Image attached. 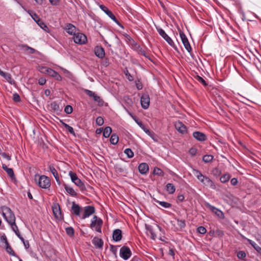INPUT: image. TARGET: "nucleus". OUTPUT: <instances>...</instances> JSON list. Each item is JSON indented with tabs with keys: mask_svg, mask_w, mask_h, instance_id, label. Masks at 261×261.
I'll use <instances>...</instances> for the list:
<instances>
[{
	"mask_svg": "<svg viewBox=\"0 0 261 261\" xmlns=\"http://www.w3.org/2000/svg\"><path fill=\"white\" fill-rule=\"evenodd\" d=\"M3 215L6 221L9 223H14L15 222V217L12 210L8 207L4 206L3 207Z\"/></svg>",
	"mask_w": 261,
	"mask_h": 261,
	"instance_id": "obj_1",
	"label": "nucleus"
},
{
	"mask_svg": "<svg viewBox=\"0 0 261 261\" xmlns=\"http://www.w3.org/2000/svg\"><path fill=\"white\" fill-rule=\"evenodd\" d=\"M102 224V220L96 216H94L91 220L90 227L92 230H94L98 232H101Z\"/></svg>",
	"mask_w": 261,
	"mask_h": 261,
	"instance_id": "obj_2",
	"label": "nucleus"
},
{
	"mask_svg": "<svg viewBox=\"0 0 261 261\" xmlns=\"http://www.w3.org/2000/svg\"><path fill=\"white\" fill-rule=\"evenodd\" d=\"M69 175L71 178V181L77 187H79L80 190L82 192L85 191L86 190V187L84 183L81 181V180L78 178L76 173L70 171L69 173Z\"/></svg>",
	"mask_w": 261,
	"mask_h": 261,
	"instance_id": "obj_3",
	"label": "nucleus"
},
{
	"mask_svg": "<svg viewBox=\"0 0 261 261\" xmlns=\"http://www.w3.org/2000/svg\"><path fill=\"white\" fill-rule=\"evenodd\" d=\"M38 184V186L43 189H48L51 185L49 178L45 175L39 176Z\"/></svg>",
	"mask_w": 261,
	"mask_h": 261,
	"instance_id": "obj_4",
	"label": "nucleus"
},
{
	"mask_svg": "<svg viewBox=\"0 0 261 261\" xmlns=\"http://www.w3.org/2000/svg\"><path fill=\"white\" fill-rule=\"evenodd\" d=\"M84 92L89 96V97L93 98V100L97 102L98 105L99 106H102L103 105V100L102 99V98L97 95L95 92L88 90V89H84Z\"/></svg>",
	"mask_w": 261,
	"mask_h": 261,
	"instance_id": "obj_5",
	"label": "nucleus"
},
{
	"mask_svg": "<svg viewBox=\"0 0 261 261\" xmlns=\"http://www.w3.org/2000/svg\"><path fill=\"white\" fill-rule=\"evenodd\" d=\"M157 31L161 36H162L167 43L175 49H177V47L175 45L174 42L172 39L166 33V32L161 28L157 29Z\"/></svg>",
	"mask_w": 261,
	"mask_h": 261,
	"instance_id": "obj_6",
	"label": "nucleus"
},
{
	"mask_svg": "<svg viewBox=\"0 0 261 261\" xmlns=\"http://www.w3.org/2000/svg\"><path fill=\"white\" fill-rule=\"evenodd\" d=\"M74 42L76 44H84L87 42L86 36L81 33H77L73 37Z\"/></svg>",
	"mask_w": 261,
	"mask_h": 261,
	"instance_id": "obj_7",
	"label": "nucleus"
},
{
	"mask_svg": "<svg viewBox=\"0 0 261 261\" xmlns=\"http://www.w3.org/2000/svg\"><path fill=\"white\" fill-rule=\"evenodd\" d=\"M179 35L181 40L182 43L186 48V49L189 52H192V48L189 42V40L183 32L181 30L179 31Z\"/></svg>",
	"mask_w": 261,
	"mask_h": 261,
	"instance_id": "obj_8",
	"label": "nucleus"
},
{
	"mask_svg": "<svg viewBox=\"0 0 261 261\" xmlns=\"http://www.w3.org/2000/svg\"><path fill=\"white\" fill-rule=\"evenodd\" d=\"M132 255V252L128 247L123 246L120 250V256L124 260L128 259Z\"/></svg>",
	"mask_w": 261,
	"mask_h": 261,
	"instance_id": "obj_9",
	"label": "nucleus"
},
{
	"mask_svg": "<svg viewBox=\"0 0 261 261\" xmlns=\"http://www.w3.org/2000/svg\"><path fill=\"white\" fill-rule=\"evenodd\" d=\"M53 212L55 217L58 220H62V215L60 206L58 203H54L52 206Z\"/></svg>",
	"mask_w": 261,
	"mask_h": 261,
	"instance_id": "obj_10",
	"label": "nucleus"
},
{
	"mask_svg": "<svg viewBox=\"0 0 261 261\" xmlns=\"http://www.w3.org/2000/svg\"><path fill=\"white\" fill-rule=\"evenodd\" d=\"M141 105L142 108L147 109L148 108L150 104V98L147 94H144L141 97Z\"/></svg>",
	"mask_w": 261,
	"mask_h": 261,
	"instance_id": "obj_11",
	"label": "nucleus"
},
{
	"mask_svg": "<svg viewBox=\"0 0 261 261\" xmlns=\"http://www.w3.org/2000/svg\"><path fill=\"white\" fill-rule=\"evenodd\" d=\"M100 9L105 12L110 18H111L114 22H115L117 24H119L120 23L118 20L117 19L115 15L113 14V12L110 11L107 7L104 5L100 6Z\"/></svg>",
	"mask_w": 261,
	"mask_h": 261,
	"instance_id": "obj_12",
	"label": "nucleus"
},
{
	"mask_svg": "<svg viewBox=\"0 0 261 261\" xmlns=\"http://www.w3.org/2000/svg\"><path fill=\"white\" fill-rule=\"evenodd\" d=\"M95 212V208L93 206H86L84 207V214L82 216V219H85V218L89 217Z\"/></svg>",
	"mask_w": 261,
	"mask_h": 261,
	"instance_id": "obj_13",
	"label": "nucleus"
},
{
	"mask_svg": "<svg viewBox=\"0 0 261 261\" xmlns=\"http://www.w3.org/2000/svg\"><path fill=\"white\" fill-rule=\"evenodd\" d=\"M258 56L259 57L253 55L252 58H250V60L257 69L261 72V56L260 55Z\"/></svg>",
	"mask_w": 261,
	"mask_h": 261,
	"instance_id": "obj_14",
	"label": "nucleus"
},
{
	"mask_svg": "<svg viewBox=\"0 0 261 261\" xmlns=\"http://www.w3.org/2000/svg\"><path fill=\"white\" fill-rule=\"evenodd\" d=\"M94 53L95 56L100 59H103L105 57V49L100 46L95 47Z\"/></svg>",
	"mask_w": 261,
	"mask_h": 261,
	"instance_id": "obj_15",
	"label": "nucleus"
},
{
	"mask_svg": "<svg viewBox=\"0 0 261 261\" xmlns=\"http://www.w3.org/2000/svg\"><path fill=\"white\" fill-rule=\"evenodd\" d=\"M47 74L50 76L54 78L55 80L58 81L62 80L61 76L56 71L53 69L49 68L47 70Z\"/></svg>",
	"mask_w": 261,
	"mask_h": 261,
	"instance_id": "obj_16",
	"label": "nucleus"
},
{
	"mask_svg": "<svg viewBox=\"0 0 261 261\" xmlns=\"http://www.w3.org/2000/svg\"><path fill=\"white\" fill-rule=\"evenodd\" d=\"M193 137L199 141H204L206 139V135L200 132L196 131L193 133Z\"/></svg>",
	"mask_w": 261,
	"mask_h": 261,
	"instance_id": "obj_17",
	"label": "nucleus"
},
{
	"mask_svg": "<svg viewBox=\"0 0 261 261\" xmlns=\"http://www.w3.org/2000/svg\"><path fill=\"white\" fill-rule=\"evenodd\" d=\"M49 169L50 172L52 173V174L54 176L58 184L59 185H60L61 182H60V180L59 176L58 171L54 167V166L52 164L50 165L49 166Z\"/></svg>",
	"mask_w": 261,
	"mask_h": 261,
	"instance_id": "obj_18",
	"label": "nucleus"
},
{
	"mask_svg": "<svg viewBox=\"0 0 261 261\" xmlns=\"http://www.w3.org/2000/svg\"><path fill=\"white\" fill-rule=\"evenodd\" d=\"M202 184L205 186L209 187L213 190H216L217 188L216 185L215 184L214 181L207 176L205 178Z\"/></svg>",
	"mask_w": 261,
	"mask_h": 261,
	"instance_id": "obj_19",
	"label": "nucleus"
},
{
	"mask_svg": "<svg viewBox=\"0 0 261 261\" xmlns=\"http://www.w3.org/2000/svg\"><path fill=\"white\" fill-rule=\"evenodd\" d=\"M92 242L96 248H102L103 245V241H102V239H99L98 237H95L93 239Z\"/></svg>",
	"mask_w": 261,
	"mask_h": 261,
	"instance_id": "obj_20",
	"label": "nucleus"
},
{
	"mask_svg": "<svg viewBox=\"0 0 261 261\" xmlns=\"http://www.w3.org/2000/svg\"><path fill=\"white\" fill-rule=\"evenodd\" d=\"M175 127L177 130L181 134H184L187 132L186 126L180 121L176 122Z\"/></svg>",
	"mask_w": 261,
	"mask_h": 261,
	"instance_id": "obj_21",
	"label": "nucleus"
},
{
	"mask_svg": "<svg viewBox=\"0 0 261 261\" xmlns=\"http://www.w3.org/2000/svg\"><path fill=\"white\" fill-rule=\"evenodd\" d=\"M122 231L120 229H116L113 232V239L116 241L118 242L122 239Z\"/></svg>",
	"mask_w": 261,
	"mask_h": 261,
	"instance_id": "obj_22",
	"label": "nucleus"
},
{
	"mask_svg": "<svg viewBox=\"0 0 261 261\" xmlns=\"http://www.w3.org/2000/svg\"><path fill=\"white\" fill-rule=\"evenodd\" d=\"M138 170L140 173L146 174L149 170L148 165L146 163H142L139 165Z\"/></svg>",
	"mask_w": 261,
	"mask_h": 261,
	"instance_id": "obj_23",
	"label": "nucleus"
},
{
	"mask_svg": "<svg viewBox=\"0 0 261 261\" xmlns=\"http://www.w3.org/2000/svg\"><path fill=\"white\" fill-rule=\"evenodd\" d=\"M81 210V207L77 204H76L74 202H72L71 206V211L72 213L74 215L79 216L80 215Z\"/></svg>",
	"mask_w": 261,
	"mask_h": 261,
	"instance_id": "obj_24",
	"label": "nucleus"
},
{
	"mask_svg": "<svg viewBox=\"0 0 261 261\" xmlns=\"http://www.w3.org/2000/svg\"><path fill=\"white\" fill-rule=\"evenodd\" d=\"M193 174L202 184L205 178L206 177V176L203 175L200 171L196 169L193 170Z\"/></svg>",
	"mask_w": 261,
	"mask_h": 261,
	"instance_id": "obj_25",
	"label": "nucleus"
},
{
	"mask_svg": "<svg viewBox=\"0 0 261 261\" xmlns=\"http://www.w3.org/2000/svg\"><path fill=\"white\" fill-rule=\"evenodd\" d=\"M66 30L67 33L71 35H73L74 36L76 34V27L71 23H68L67 24Z\"/></svg>",
	"mask_w": 261,
	"mask_h": 261,
	"instance_id": "obj_26",
	"label": "nucleus"
},
{
	"mask_svg": "<svg viewBox=\"0 0 261 261\" xmlns=\"http://www.w3.org/2000/svg\"><path fill=\"white\" fill-rule=\"evenodd\" d=\"M246 239L247 242L254 248V249L261 255V247L251 240L247 238H246Z\"/></svg>",
	"mask_w": 261,
	"mask_h": 261,
	"instance_id": "obj_27",
	"label": "nucleus"
},
{
	"mask_svg": "<svg viewBox=\"0 0 261 261\" xmlns=\"http://www.w3.org/2000/svg\"><path fill=\"white\" fill-rule=\"evenodd\" d=\"M2 168L4 170H5L7 173L10 177L12 178L14 176V173L13 170L12 168H8L5 164L2 165Z\"/></svg>",
	"mask_w": 261,
	"mask_h": 261,
	"instance_id": "obj_28",
	"label": "nucleus"
},
{
	"mask_svg": "<svg viewBox=\"0 0 261 261\" xmlns=\"http://www.w3.org/2000/svg\"><path fill=\"white\" fill-rule=\"evenodd\" d=\"M166 191L170 194H173L175 191V187L173 184L168 183L166 186Z\"/></svg>",
	"mask_w": 261,
	"mask_h": 261,
	"instance_id": "obj_29",
	"label": "nucleus"
},
{
	"mask_svg": "<svg viewBox=\"0 0 261 261\" xmlns=\"http://www.w3.org/2000/svg\"><path fill=\"white\" fill-rule=\"evenodd\" d=\"M153 200L155 202L159 203L161 206H162L164 208H170L172 206L171 204H170V203H168V202H167L165 201H159V200H157L156 199H155V198H153Z\"/></svg>",
	"mask_w": 261,
	"mask_h": 261,
	"instance_id": "obj_30",
	"label": "nucleus"
},
{
	"mask_svg": "<svg viewBox=\"0 0 261 261\" xmlns=\"http://www.w3.org/2000/svg\"><path fill=\"white\" fill-rule=\"evenodd\" d=\"M64 189H65L66 191L69 194L72 196H76V193L75 192L74 189L67 185L66 184H64Z\"/></svg>",
	"mask_w": 261,
	"mask_h": 261,
	"instance_id": "obj_31",
	"label": "nucleus"
},
{
	"mask_svg": "<svg viewBox=\"0 0 261 261\" xmlns=\"http://www.w3.org/2000/svg\"><path fill=\"white\" fill-rule=\"evenodd\" d=\"M145 228L147 230H148L150 232V233L151 234V238L152 240H155V238H156V235H155V233L154 232L151 226L147 225V224H145Z\"/></svg>",
	"mask_w": 261,
	"mask_h": 261,
	"instance_id": "obj_32",
	"label": "nucleus"
},
{
	"mask_svg": "<svg viewBox=\"0 0 261 261\" xmlns=\"http://www.w3.org/2000/svg\"><path fill=\"white\" fill-rule=\"evenodd\" d=\"M6 251L7 252L11 255H12V256H16V254L15 253V252L14 251V250H13V249L11 248V247L9 245L8 242L7 241H6Z\"/></svg>",
	"mask_w": 261,
	"mask_h": 261,
	"instance_id": "obj_33",
	"label": "nucleus"
},
{
	"mask_svg": "<svg viewBox=\"0 0 261 261\" xmlns=\"http://www.w3.org/2000/svg\"><path fill=\"white\" fill-rule=\"evenodd\" d=\"M118 141L119 138L117 135L113 134L111 135L110 139V141L111 144L116 145L118 143Z\"/></svg>",
	"mask_w": 261,
	"mask_h": 261,
	"instance_id": "obj_34",
	"label": "nucleus"
},
{
	"mask_svg": "<svg viewBox=\"0 0 261 261\" xmlns=\"http://www.w3.org/2000/svg\"><path fill=\"white\" fill-rule=\"evenodd\" d=\"M111 133L112 128L109 126H107L105 127V128L103 130V136L105 138H108L110 136Z\"/></svg>",
	"mask_w": 261,
	"mask_h": 261,
	"instance_id": "obj_35",
	"label": "nucleus"
},
{
	"mask_svg": "<svg viewBox=\"0 0 261 261\" xmlns=\"http://www.w3.org/2000/svg\"><path fill=\"white\" fill-rule=\"evenodd\" d=\"M211 210L214 212L216 214H217L219 217H222L223 216V214L220 210H218L216 207L214 206H210Z\"/></svg>",
	"mask_w": 261,
	"mask_h": 261,
	"instance_id": "obj_36",
	"label": "nucleus"
},
{
	"mask_svg": "<svg viewBox=\"0 0 261 261\" xmlns=\"http://www.w3.org/2000/svg\"><path fill=\"white\" fill-rule=\"evenodd\" d=\"M51 108L56 112L60 111V108L59 104L56 101H53L50 104Z\"/></svg>",
	"mask_w": 261,
	"mask_h": 261,
	"instance_id": "obj_37",
	"label": "nucleus"
},
{
	"mask_svg": "<svg viewBox=\"0 0 261 261\" xmlns=\"http://www.w3.org/2000/svg\"><path fill=\"white\" fill-rule=\"evenodd\" d=\"M214 156L212 155H205L202 158V161L206 163H208L212 161Z\"/></svg>",
	"mask_w": 261,
	"mask_h": 261,
	"instance_id": "obj_38",
	"label": "nucleus"
},
{
	"mask_svg": "<svg viewBox=\"0 0 261 261\" xmlns=\"http://www.w3.org/2000/svg\"><path fill=\"white\" fill-rule=\"evenodd\" d=\"M67 234L70 237H73L74 234V230L72 227H68L65 229Z\"/></svg>",
	"mask_w": 261,
	"mask_h": 261,
	"instance_id": "obj_39",
	"label": "nucleus"
},
{
	"mask_svg": "<svg viewBox=\"0 0 261 261\" xmlns=\"http://www.w3.org/2000/svg\"><path fill=\"white\" fill-rule=\"evenodd\" d=\"M153 173L154 175H157L160 176H163L164 174V172L161 169L158 167L154 168Z\"/></svg>",
	"mask_w": 261,
	"mask_h": 261,
	"instance_id": "obj_40",
	"label": "nucleus"
},
{
	"mask_svg": "<svg viewBox=\"0 0 261 261\" xmlns=\"http://www.w3.org/2000/svg\"><path fill=\"white\" fill-rule=\"evenodd\" d=\"M23 47L25 51H28L29 53L33 54H34L36 51V50L27 45H23Z\"/></svg>",
	"mask_w": 261,
	"mask_h": 261,
	"instance_id": "obj_41",
	"label": "nucleus"
},
{
	"mask_svg": "<svg viewBox=\"0 0 261 261\" xmlns=\"http://www.w3.org/2000/svg\"><path fill=\"white\" fill-rule=\"evenodd\" d=\"M230 178L229 174H225L220 177V180L222 183H226Z\"/></svg>",
	"mask_w": 261,
	"mask_h": 261,
	"instance_id": "obj_42",
	"label": "nucleus"
},
{
	"mask_svg": "<svg viewBox=\"0 0 261 261\" xmlns=\"http://www.w3.org/2000/svg\"><path fill=\"white\" fill-rule=\"evenodd\" d=\"M9 225H11V228L12 229L13 231L15 233L16 236L17 235V234L20 233L18 228V227L16 225L15 222H14V223H12L9 224Z\"/></svg>",
	"mask_w": 261,
	"mask_h": 261,
	"instance_id": "obj_43",
	"label": "nucleus"
},
{
	"mask_svg": "<svg viewBox=\"0 0 261 261\" xmlns=\"http://www.w3.org/2000/svg\"><path fill=\"white\" fill-rule=\"evenodd\" d=\"M124 152L128 158H132L134 155V152L130 148L125 149Z\"/></svg>",
	"mask_w": 261,
	"mask_h": 261,
	"instance_id": "obj_44",
	"label": "nucleus"
},
{
	"mask_svg": "<svg viewBox=\"0 0 261 261\" xmlns=\"http://www.w3.org/2000/svg\"><path fill=\"white\" fill-rule=\"evenodd\" d=\"M246 256V253L244 251H239L237 253V257L240 259H243Z\"/></svg>",
	"mask_w": 261,
	"mask_h": 261,
	"instance_id": "obj_45",
	"label": "nucleus"
},
{
	"mask_svg": "<svg viewBox=\"0 0 261 261\" xmlns=\"http://www.w3.org/2000/svg\"><path fill=\"white\" fill-rule=\"evenodd\" d=\"M195 79L198 82L201 83L204 86H206L207 85L206 81L201 76L197 75Z\"/></svg>",
	"mask_w": 261,
	"mask_h": 261,
	"instance_id": "obj_46",
	"label": "nucleus"
},
{
	"mask_svg": "<svg viewBox=\"0 0 261 261\" xmlns=\"http://www.w3.org/2000/svg\"><path fill=\"white\" fill-rule=\"evenodd\" d=\"M72 111L73 108L70 105H67L64 109V112L67 114L72 113Z\"/></svg>",
	"mask_w": 261,
	"mask_h": 261,
	"instance_id": "obj_47",
	"label": "nucleus"
},
{
	"mask_svg": "<svg viewBox=\"0 0 261 261\" xmlns=\"http://www.w3.org/2000/svg\"><path fill=\"white\" fill-rule=\"evenodd\" d=\"M37 24L45 31H46V29H48L47 25L44 23V22L41 19H40L38 22H37Z\"/></svg>",
	"mask_w": 261,
	"mask_h": 261,
	"instance_id": "obj_48",
	"label": "nucleus"
},
{
	"mask_svg": "<svg viewBox=\"0 0 261 261\" xmlns=\"http://www.w3.org/2000/svg\"><path fill=\"white\" fill-rule=\"evenodd\" d=\"M1 76L5 78L8 82H9L12 79L11 75L9 73L4 72Z\"/></svg>",
	"mask_w": 261,
	"mask_h": 261,
	"instance_id": "obj_49",
	"label": "nucleus"
},
{
	"mask_svg": "<svg viewBox=\"0 0 261 261\" xmlns=\"http://www.w3.org/2000/svg\"><path fill=\"white\" fill-rule=\"evenodd\" d=\"M124 74H125L127 79L129 81H133L134 80L133 76L129 73L127 69H126V70L124 71Z\"/></svg>",
	"mask_w": 261,
	"mask_h": 261,
	"instance_id": "obj_50",
	"label": "nucleus"
},
{
	"mask_svg": "<svg viewBox=\"0 0 261 261\" xmlns=\"http://www.w3.org/2000/svg\"><path fill=\"white\" fill-rule=\"evenodd\" d=\"M103 123H104V121H103V118L99 116V117H97V118L96 119V123L97 125L101 126L103 124Z\"/></svg>",
	"mask_w": 261,
	"mask_h": 261,
	"instance_id": "obj_51",
	"label": "nucleus"
},
{
	"mask_svg": "<svg viewBox=\"0 0 261 261\" xmlns=\"http://www.w3.org/2000/svg\"><path fill=\"white\" fill-rule=\"evenodd\" d=\"M197 231L202 234H204L206 232V228L203 226H199L197 228Z\"/></svg>",
	"mask_w": 261,
	"mask_h": 261,
	"instance_id": "obj_52",
	"label": "nucleus"
},
{
	"mask_svg": "<svg viewBox=\"0 0 261 261\" xmlns=\"http://www.w3.org/2000/svg\"><path fill=\"white\" fill-rule=\"evenodd\" d=\"M177 225L180 228H184L186 226L185 221L182 220H177Z\"/></svg>",
	"mask_w": 261,
	"mask_h": 261,
	"instance_id": "obj_53",
	"label": "nucleus"
},
{
	"mask_svg": "<svg viewBox=\"0 0 261 261\" xmlns=\"http://www.w3.org/2000/svg\"><path fill=\"white\" fill-rule=\"evenodd\" d=\"M13 100L15 102H19V101H20V100H21L20 97L18 95V94H17L16 93H15L14 94H13Z\"/></svg>",
	"mask_w": 261,
	"mask_h": 261,
	"instance_id": "obj_54",
	"label": "nucleus"
},
{
	"mask_svg": "<svg viewBox=\"0 0 261 261\" xmlns=\"http://www.w3.org/2000/svg\"><path fill=\"white\" fill-rule=\"evenodd\" d=\"M65 128L67 129L71 134L75 136L74 131L73 130V128L71 126H70L68 124L66 125H65Z\"/></svg>",
	"mask_w": 261,
	"mask_h": 261,
	"instance_id": "obj_55",
	"label": "nucleus"
},
{
	"mask_svg": "<svg viewBox=\"0 0 261 261\" xmlns=\"http://www.w3.org/2000/svg\"><path fill=\"white\" fill-rule=\"evenodd\" d=\"M110 250L115 255H116L117 252L116 246H115L113 245H110Z\"/></svg>",
	"mask_w": 261,
	"mask_h": 261,
	"instance_id": "obj_56",
	"label": "nucleus"
},
{
	"mask_svg": "<svg viewBox=\"0 0 261 261\" xmlns=\"http://www.w3.org/2000/svg\"><path fill=\"white\" fill-rule=\"evenodd\" d=\"M48 69H49V68H48L47 67L41 66V67H39V70L41 73L47 74V70Z\"/></svg>",
	"mask_w": 261,
	"mask_h": 261,
	"instance_id": "obj_57",
	"label": "nucleus"
},
{
	"mask_svg": "<svg viewBox=\"0 0 261 261\" xmlns=\"http://www.w3.org/2000/svg\"><path fill=\"white\" fill-rule=\"evenodd\" d=\"M20 6L25 11L28 12V13L32 17V16H33V14H36L35 12L31 11V10H27L23 6V5L20 4L19 2L18 3Z\"/></svg>",
	"mask_w": 261,
	"mask_h": 261,
	"instance_id": "obj_58",
	"label": "nucleus"
},
{
	"mask_svg": "<svg viewBox=\"0 0 261 261\" xmlns=\"http://www.w3.org/2000/svg\"><path fill=\"white\" fill-rule=\"evenodd\" d=\"M32 18L37 23V22H38L41 19L39 16L36 13L33 14V16H32Z\"/></svg>",
	"mask_w": 261,
	"mask_h": 261,
	"instance_id": "obj_59",
	"label": "nucleus"
},
{
	"mask_svg": "<svg viewBox=\"0 0 261 261\" xmlns=\"http://www.w3.org/2000/svg\"><path fill=\"white\" fill-rule=\"evenodd\" d=\"M136 86L138 90H140L143 88V85L140 81L136 82Z\"/></svg>",
	"mask_w": 261,
	"mask_h": 261,
	"instance_id": "obj_60",
	"label": "nucleus"
},
{
	"mask_svg": "<svg viewBox=\"0 0 261 261\" xmlns=\"http://www.w3.org/2000/svg\"><path fill=\"white\" fill-rule=\"evenodd\" d=\"M46 80L44 77H40L38 80V83L40 85L43 86L45 84Z\"/></svg>",
	"mask_w": 261,
	"mask_h": 261,
	"instance_id": "obj_61",
	"label": "nucleus"
},
{
	"mask_svg": "<svg viewBox=\"0 0 261 261\" xmlns=\"http://www.w3.org/2000/svg\"><path fill=\"white\" fill-rule=\"evenodd\" d=\"M1 154L2 156V157H3L4 158H5L8 161H10L11 159V156H10L9 154H8L6 152H2L1 153Z\"/></svg>",
	"mask_w": 261,
	"mask_h": 261,
	"instance_id": "obj_62",
	"label": "nucleus"
},
{
	"mask_svg": "<svg viewBox=\"0 0 261 261\" xmlns=\"http://www.w3.org/2000/svg\"><path fill=\"white\" fill-rule=\"evenodd\" d=\"M189 153L192 155H195L197 153V149L195 148H192L189 150Z\"/></svg>",
	"mask_w": 261,
	"mask_h": 261,
	"instance_id": "obj_63",
	"label": "nucleus"
},
{
	"mask_svg": "<svg viewBox=\"0 0 261 261\" xmlns=\"http://www.w3.org/2000/svg\"><path fill=\"white\" fill-rule=\"evenodd\" d=\"M213 173L215 175H219L220 174V171L219 170V169L215 168L213 170Z\"/></svg>",
	"mask_w": 261,
	"mask_h": 261,
	"instance_id": "obj_64",
	"label": "nucleus"
}]
</instances>
